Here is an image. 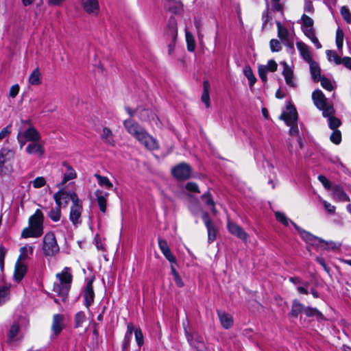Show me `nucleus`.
<instances>
[{
    "mask_svg": "<svg viewBox=\"0 0 351 351\" xmlns=\"http://www.w3.org/2000/svg\"><path fill=\"white\" fill-rule=\"evenodd\" d=\"M171 173L177 180H186L191 176V168L187 163L182 162L172 168Z\"/></svg>",
    "mask_w": 351,
    "mask_h": 351,
    "instance_id": "obj_11",
    "label": "nucleus"
},
{
    "mask_svg": "<svg viewBox=\"0 0 351 351\" xmlns=\"http://www.w3.org/2000/svg\"><path fill=\"white\" fill-rule=\"evenodd\" d=\"M341 14L346 22L351 23V12L347 7L343 6L341 8Z\"/></svg>",
    "mask_w": 351,
    "mask_h": 351,
    "instance_id": "obj_55",
    "label": "nucleus"
},
{
    "mask_svg": "<svg viewBox=\"0 0 351 351\" xmlns=\"http://www.w3.org/2000/svg\"><path fill=\"white\" fill-rule=\"evenodd\" d=\"M332 195L335 199L341 202H349L350 197L339 186H335L332 189Z\"/></svg>",
    "mask_w": 351,
    "mask_h": 351,
    "instance_id": "obj_32",
    "label": "nucleus"
},
{
    "mask_svg": "<svg viewBox=\"0 0 351 351\" xmlns=\"http://www.w3.org/2000/svg\"><path fill=\"white\" fill-rule=\"evenodd\" d=\"M272 9L274 11L282 13L283 5L280 3V1H272Z\"/></svg>",
    "mask_w": 351,
    "mask_h": 351,
    "instance_id": "obj_62",
    "label": "nucleus"
},
{
    "mask_svg": "<svg viewBox=\"0 0 351 351\" xmlns=\"http://www.w3.org/2000/svg\"><path fill=\"white\" fill-rule=\"evenodd\" d=\"M227 226L229 232L232 234L234 235L235 237H238L239 239L243 241L247 240L248 234L243 230V229L240 226L234 222L228 221Z\"/></svg>",
    "mask_w": 351,
    "mask_h": 351,
    "instance_id": "obj_19",
    "label": "nucleus"
},
{
    "mask_svg": "<svg viewBox=\"0 0 351 351\" xmlns=\"http://www.w3.org/2000/svg\"><path fill=\"white\" fill-rule=\"evenodd\" d=\"M210 84L208 81L204 82V91L202 95V101L204 103L206 108L210 107V96H209Z\"/></svg>",
    "mask_w": 351,
    "mask_h": 351,
    "instance_id": "obj_38",
    "label": "nucleus"
},
{
    "mask_svg": "<svg viewBox=\"0 0 351 351\" xmlns=\"http://www.w3.org/2000/svg\"><path fill=\"white\" fill-rule=\"evenodd\" d=\"M282 64L284 66L282 75L285 77L286 84L291 87H295V82L293 78V70L286 62H282Z\"/></svg>",
    "mask_w": 351,
    "mask_h": 351,
    "instance_id": "obj_27",
    "label": "nucleus"
},
{
    "mask_svg": "<svg viewBox=\"0 0 351 351\" xmlns=\"http://www.w3.org/2000/svg\"><path fill=\"white\" fill-rule=\"evenodd\" d=\"M158 246L165 257L171 263H176V259L174 256L171 254L170 248L166 241L159 239Z\"/></svg>",
    "mask_w": 351,
    "mask_h": 351,
    "instance_id": "obj_24",
    "label": "nucleus"
},
{
    "mask_svg": "<svg viewBox=\"0 0 351 351\" xmlns=\"http://www.w3.org/2000/svg\"><path fill=\"white\" fill-rule=\"evenodd\" d=\"M59 206L57 205L56 207L53 208L50 212L49 213V217L53 221H58L61 218V210Z\"/></svg>",
    "mask_w": 351,
    "mask_h": 351,
    "instance_id": "obj_43",
    "label": "nucleus"
},
{
    "mask_svg": "<svg viewBox=\"0 0 351 351\" xmlns=\"http://www.w3.org/2000/svg\"><path fill=\"white\" fill-rule=\"evenodd\" d=\"M86 321L85 313L82 311L78 312L75 317V327H81L82 324Z\"/></svg>",
    "mask_w": 351,
    "mask_h": 351,
    "instance_id": "obj_46",
    "label": "nucleus"
},
{
    "mask_svg": "<svg viewBox=\"0 0 351 351\" xmlns=\"http://www.w3.org/2000/svg\"><path fill=\"white\" fill-rule=\"evenodd\" d=\"M81 5L83 10L89 15L97 16L100 11L98 0H82Z\"/></svg>",
    "mask_w": 351,
    "mask_h": 351,
    "instance_id": "obj_15",
    "label": "nucleus"
},
{
    "mask_svg": "<svg viewBox=\"0 0 351 351\" xmlns=\"http://www.w3.org/2000/svg\"><path fill=\"white\" fill-rule=\"evenodd\" d=\"M19 89L20 88L18 84L12 86L9 91V97L14 98L18 95Z\"/></svg>",
    "mask_w": 351,
    "mask_h": 351,
    "instance_id": "obj_60",
    "label": "nucleus"
},
{
    "mask_svg": "<svg viewBox=\"0 0 351 351\" xmlns=\"http://www.w3.org/2000/svg\"><path fill=\"white\" fill-rule=\"evenodd\" d=\"M17 138L22 147L27 141H39L40 135L34 128H29L24 132L19 133Z\"/></svg>",
    "mask_w": 351,
    "mask_h": 351,
    "instance_id": "obj_10",
    "label": "nucleus"
},
{
    "mask_svg": "<svg viewBox=\"0 0 351 351\" xmlns=\"http://www.w3.org/2000/svg\"><path fill=\"white\" fill-rule=\"evenodd\" d=\"M62 165L65 170L63 171L62 180L57 185L58 188H63L68 181L73 180L77 178V173L73 167L66 162H63Z\"/></svg>",
    "mask_w": 351,
    "mask_h": 351,
    "instance_id": "obj_16",
    "label": "nucleus"
},
{
    "mask_svg": "<svg viewBox=\"0 0 351 351\" xmlns=\"http://www.w3.org/2000/svg\"><path fill=\"white\" fill-rule=\"evenodd\" d=\"M276 25L278 28V36L285 45L293 47V40L290 37L288 29L282 25L280 22L277 21Z\"/></svg>",
    "mask_w": 351,
    "mask_h": 351,
    "instance_id": "obj_18",
    "label": "nucleus"
},
{
    "mask_svg": "<svg viewBox=\"0 0 351 351\" xmlns=\"http://www.w3.org/2000/svg\"><path fill=\"white\" fill-rule=\"evenodd\" d=\"M325 117H328V125L330 129L332 130H337V128L341 125V121L339 119L333 116V113H331L330 115L324 116Z\"/></svg>",
    "mask_w": 351,
    "mask_h": 351,
    "instance_id": "obj_42",
    "label": "nucleus"
},
{
    "mask_svg": "<svg viewBox=\"0 0 351 351\" xmlns=\"http://www.w3.org/2000/svg\"><path fill=\"white\" fill-rule=\"evenodd\" d=\"M64 316L60 314H56L53 317L51 330L54 335H58L60 333L64 327Z\"/></svg>",
    "mask_w": 351,
    "mask_h": 351,
    "instance_id": "obj_25",
    "label": "nucleus"
},
{
    "mask_svg": "<svg viewBox=\"0 0 351 351\" xmlns=\"http://www.w3.org/2000/svg\"><path fill=\"white\" fill-rule=\"evenodd\" d=\"M290 127L289 129V135L291 136L290 138H289L287 141V146L288 149L290 152H291L293 150L294 148V137H296V142L298 145V147L300 149L303 148V143L302 138L299 135V130L298 127L297 123L291 124V125H287Z\"/></svg>",
    "mask_w": 351,
    "mask_h": 351,
    "instance_id": "obj_13",
    "label": "nucleus"
},
{
    "mask_svg": "<svg viewBox=\"0 0 351 351\" xmlns=\"http://www.w3.org/2000/svg\"><path fill=\"white\" fill-rule=\"evenodd\" d=\"M304 306L298 300H294L291 306V315L294 317H297L301 312L304 311Z\"/></svg>",
    "mask_w": 351,
    "mask_h": 351,
    "instance_id": "obj_39",
    "label": "nucleus"
},
{
    "mask_svg": "<svg viewBox=\"0 0 351 351\" xmlns=\"http://www.w3.org/2000/svg\"><path fill=\"white\" fill-rule=\"evenodd\" d=\"M266 66L268 68V71L271 72L276 71L278 66L276 62L273 60H269Z\"/></svg>",
    "mask_w": 351,
    "mask_h": 351,
    "instance_id": "obj_63",
    "label": "nucleus"
},
{
    "mask_svg": "<svg viewBox=\"0 0 351 351\" xmlns=\"http://www.w3.org/2000/svg\"><path fill=\"white\" fill-rule=\"evenodd\" d=\"M202 200L208 206L210 207L211 210L213 213H216L215 208V203L213 199H212L209 193H204L202 196Z\"/></svg>",
    "mask_w": 351,
    "mask_h": 351,
    "instance_id": "obj_44",
    "label": "nucleus"
},
{
    "mask_svg": "<svg viewBox=\"0 0 351 351\" xmlns=\"http://www.w3.org/2000/svg\"><path fill=\"white\" fill-rule=\"evenodd\" d=\"M281 118L287 125H291L297 123L298 112L296 109L291 106H287V110L281 115Z\"/></svg>",
    "mask_w": 351,
    "mask_h": 351,
    "instance_id": "obj_20",
    "label": "nucleus"
},
{
    "mask_svg": "<svg viewBox=\"0 0 351 351\" xmlns=\"http://www.w3.org/2000/svg\"><path fill=\"white\" fill-rule=\"evenodd\" d=\"M276 219L282 223L284 226H288L291 223L294 228L298 230L301 238L309 245L320 248L326 249L329 243L322 240V239L317 237L310 232L300 228L293 221L287 218L286 215L281 212L277 211L275 213Z\"/></svg>",
    "mask_w": 351,
    "mask_h": 351,
    "instance_id": "obj_2",
    "label": "nucleus"
},
{
    "mask_svg": "<svg viewBox=\"0 0 351 351\" xmlns=\"http://www.w3.org/2000/svg\"><path fill=\"white\" fill-rule=\"evenodd\" d=\"M95 177L97 178L99 186L105 187L107 189L112 188L113 184L107 177L102 176L97 173L95 174Z\"/></svg>",
    "mask_w": 351,
    "mask_h": 351,
    "instance_id": "obj_40",
    "label": "nucleus"
},
{
    "mask_svg": "<svg viewBox=\"0 0 351 351\" xmlns=\"http://www.w3.org/2000/svg\"><path fill=\"white\" fill-rule=\"evenodd\" d=\"M271 50L274 52H278L281 50L282 46L280 43L276 39H271L269 43Z\"/></svg>",
    "mask_w": 351,
    "mask_h": 351,
    "instance_id": "obj_56",
    "label": "nucleus"
},
{
    "mask_svg": "<svg viewBox=\"0 0 351 351\" xmlns=\"http://www.w3.org/2000/svg\"><path fill=\"white\" fill-rule=\"evenodd\" d=\"M60 189L53 195L56 203L59 207L66 206L70 200L72 202V204L80 200L75 192H67L62 188Z\"/></svg>",
    "mask_w": 351,
    "mask_h": 351,
    "instance_id": "obj_9",
    "label": "nucleus"
},
{
    "mask_svg": "<svg viewBox=\"0 0 351 351\" xmlns=\"http://www.w3.org/2000/svg\"><path fill=\"white\" fill-rule=\"evenodd\" d=\"M82 210V204L80 200H78L77 202L73 204L71 206L69 219L74 226H78L81 224L82 220L80 218Z\"/></svg>",
    "mask_w": 351,
    "mask_h": 351,
    "instance_id": "obj_14",
    "label": "nucleus"
},
{
    "mask_svg": "<svg viewBox=\"0 0 351 351\" xmlns=\"http://www.w3.org/2000/svg\"><path fill=\"white\" fill-rule=\"evenodd\" d=\"M328 60L330 62H333L337 65L342 64L346 69L351 70V58L345 56L341 58L335 51L327 50L326 51Z\"/></svg>",
    "mask_w": 351,
    "mask_h": 351,
    "instance_id": "obj_12",
    "label": "nucleus"
},
{
    "mask_svg": "<svg viewBox=\"0 0 351 351\" xmlns=\"http://www.w3.org/2000/svg\"><path fill=\"white\" fill-rule=\"evenodd\" d=\"M101 138L105 143L112 147L115 145V141L114 139L113 134L109 128H104L102 130Z\"/></svg>",
    "mask_w": 351,
    "mask_h": 351,
    "instance_id": "obj_35",
    "label": "nucleus"
},
{
    "mask_svg": "<svg viewBox=\"0 0 351 351\" xmlns=\"http://www.w3.org/2000/svg\"><path fill=\"white\" fill-rule=\"evenodd\" d=\"M56 278L58 281L54 283L53 290L64 300L68 295L73 279L71 268L64 267L60 273L56 274Z\"/></svg>",
    "mask_w": 351,
    "mask_h": 351,
    "instance_id": "obj_4",
    "label": "nucleus"
},
{
    "mask_svg": "<svg viewBox=\"0 0 351 351\" xmlns=\"http://www.w3.org/2000/svg\"><path fill=\"white\" fill-rule=\"evenodd\" d=\"M310 64V70L312 75V77L315 81H318V78L321 77L320 75V69L318 64L313 62V60L311 62H308Z\"/></svg>",
    "mask_w": 351,
    "mask_h": 351,
    "instance_id": "obj_41",
    "label": "nucleus"
},
{
    "mask_svg": "<svg viewBox=\"0 0 351 351\" xmlns=\"http://www.w3.org/2000/svg\"><path fill=\"white\" fill-rule=\"evenodd\" d=\"M312 98L317 108L322 110L323 116L334 113L332 106L328 104L327 99L320 90H315L312 94Z\"/></svg>",
    "mask_w": 351,
    "mask_h": 351,
    "instance_id": "obj_6",
    "label": "nucleus"
},
{
    "mask_svg": "<svg viewBox=\"0 0 351 351\" xmlns=\"http://www.w3.org/2000/svg\"><path fill=\"white\" fill-rule=\"evenodd\" d=\"M296 47L303 59L307 62H311L312 58L309 50V47L302 41L297 42Z\"/></svg>",
    "mask_w": 351,
    "mask_h": 351,
    "instance_id": "obj_29",
    "label": "nucleus"
},
{
    "mask_svg": "<svg viewBox=\"0 0 351 351\" xmlns=\"http://www.w3.org/2000/svg\"><path fill=\"white\" fill-rule=\"evenodd\" d=\"M19 326L17 323L12 325L8 333V342L16 341L19 339Z\"/></svg>",
    "mask_w": 351,
    "mask_h": 351,
    "instance_id": "obj_37",
    "label": "nucleus"
},
{
    "mask_svg": "<svg viewBox=\"0 0 351 351\" xmlns=\"http://www.w3.org/2000/svg\"><path fill=\"white\" fill-rule=\"evenodd\" d=\"M186 40L187 43V48L189 51H193L195 47V43L193 35L186 31Z\"/></svg>",
    "mask_w": 351,
    "mask_h": 351,
    "instance_id": "obj_45",
    "label": "nucleus"
},
{
    "mask_svg": "<svg viewBox=\"0 0 351 351\" xmlns=\"http://www.w3.org/2000/svg\"><path fill=\"white\" fill-rule=\"evenodd\" d=\"M343 43V32L341 29H338L336 32V45L339 49H341Z\"/></svg>",
    "mask_w": 351,
    "mask_h": 351,
    "instance_id": "obj_49",
    "label": "nucleus"
},
{
    "mask_svg": "<svg viewBox=\"0 0 351 351\" xmlns=\"http://www.w3.org/2000/svg\"><path fill=\"white\" fill-rule=\"evenodd\" d=\"M95 242H96L97 249L98 250L104 252L105 251L104 245L103 242L101 241V240L99 239V237L97 235L95 237Z\"/></svg>",
    "mask_w": 351,
    "mask_h": 351,
    "instance_id": "obj_64",
    "label": "nucleus"
},
{
    "mask_svg": "<svg viewBox=\"0 0 351 351\" xmlns=\"http://www.w3.org/2000/svg\"><path fill=\"white\" fill-rule=\"evenodd\" d=\"M28 82L32 86H38L42 83V74L38 67H36L29 76Z\"/></svg>",
    "mask_w": 351,
    "mask_h": 351,
    "instance_id": "obj_33",
    "label": "nucleus"
},
{
    "mask_svg": "<svg viewBox=\"0 0 351 351\" xmlns=\"http://www.w3.org/2000/svg\"><path fill=\"white\" fill-rule=\"evenodd\" d=\"M318 180L321 182V183L323 184V186L327 189H330L331 187V184L330 181L324 176L319 175L318 176Z\"/></svg>",
    "mask_w": 351,
    "mask_h": 351,
    "instance_id": "obj_61",
    "label": "nucleus"
},
{
    "mask_svg": "<svg viewBox=\"0 0 351 351\" xmlns=\"http://www.w3.org/2000/svg\"><path fill=\"white\" fill-rule=\"evenodd\" d=\"M304 312L308 317L317 316L322 317V314L317 309L311 307H304Z\"/></svg>",
    "mask_w": 351,
    "mask_h": 351,
    "instance_id": "obj_51",
    "label": "nucleus"
},
{
    "mask_svg": "<svg viewBox=\"0 0 351 351\" xmlns=\"http://www.w3.org/2000/svg\"><path fill=\"white\" fill-rule=\"evenodd\" d=\"M300 23L302 31L304 35L311 40L317 49H320L322 45L315 36V29L313 27V20L304 14L300 19Z\"/></svg>",
    "mask_w": 351,
    "mask_h": 351,
    "instance_id": "obj_5",
    "label": "nucleus"
},
{
    "mask_svg": "<svg viewBox=\"0 0 351 351\" xmlns=\"http://www.w3.org/2000/svg\"><path fill=\"white\" fill-rule=\"evenodd\" d=\"M35 189H40L46 184V180L43 176L36 178L31 182Z\"/></svg>",
    "mask_w": 351,
    "mask_h": 351,
    "instance_id": "obj_47",
    "label": "nucleus"
},
{
    "mask_svg": "<svg viewBox=\"0 0 351 351\" xmlns=\"http://www.w3.org/2000/svg\"><path fill=\"white\" fill-rule=\"evenodd\" d=\"M14 152L8 149L1 150V174H10L13 171Z\"/></svg>",
    "mask_w": 351,
    "mask_h": 351,
    "instance_id": "obj_8",
    "label": "nucleus"
},
{
    "mask_svg": "<svg viewBox=\"0 0 351 351\" xmlns=\"http://www.w3.org/2000/svg\"><path fill=\"white\" fill-rule=\"evenodd\" d=\"M27 273V265L21 261H16L14 272V279L16 282H19L24 278Z\"/></svg>",
    "mask_w": 351,
    "mask_h": 351,
    "instance_id": "obj_23",
    "label": "nucleus"
},
{
    "mask_svg": "<svg viewBox=\"0 0 351 351\" xmlns=\"http://www.w3.org/2000/svg\"><path fill=\"white\" fill-rule=\"evenodd\" d=\"M93 280H90L84 291V299L85 306L88 308L94 301L95 293L93 287Z\"/></svg>",
    "mask_w": 351,
    "mask_h": 351,
    "instance_id": "obj_22",
    "label": "nucleus"
},
{
    "mask_svg": "<svg viewBox=\"0 0 351 351\" xmlns=\"http://www.w3.org/2000/svg\"><path fill=\"white\" fill-rule=\"evenodd\" d=\"M134 335H135L136 341L138 347L142 346L144 343V339H143V332H142V330H141V328H138L134 330Z\"/></svg>",
    "mask_w": 351,
    "mask_h": 351,
    "instance_id": "obj_53",
    "label": "nucleus"
},
{
    "mask_svg": "<svg viewBox=\"0 0 351 351\" xmlns=\"http://www.w3.org/2000/svg\"><path fill=\"white\" fill-rule=\"evenodd\" d=\"M318 81H320L321 85L324 89L329 90V91H330L333 89L332 83L328 79H327L324 77H320L318 78Z\"/></svg>",
    "mask_w": 351,
    "mask_h": 351,
    "instance_id": "obj_50",
    "label": "nucleus"
},
{
    "mask_svg": "<svg viewBox=\"0 0 351 351\" xmlns=\"http://www.w3.org/2000/svg\"><path fill=\"white\" fill-rule=\"evenodd\" d=\"M43 213L37 209L29 217L28 227L22 230L21 237L24 239L40 237L43 234Z\"/></svg>",
    "mask_w": 351,
    "mask_h": 351,
    "instance_id": "obj_3",
    "label": "nucleus"
},
{
    "mask_svg": "<svg viewBox=\"0 0 351 351\" xmlns=\"http://www.w3.org/2000/svg\"><path fill=\"white\" fill-rule=\"evenodd\" d=\"M25 151L29 154H38L42 156L45 149L43 146L38 141L31 142L26 147Z\"/></svg>",
    "mask_w": 351,
    "mask_h": 351,
    "instance_id": "obj_30",
    "label": "nucleus"
},
{
    "mask_svg": "<svg viewBox=\"0 0 351 351\" xmlns=\"http://www.w3.org/2000/svg\"><path fill=\"white\" fill-rule=\"evenodd\" d=\"M95 194L101 212L105 213L106 211V199L108 197L109 193L97 189Z\"/></svg>",
    "mask_w": 351,
    "mask_h": 351,
    "instance_id": "obj_26",
    "label": "nucleus"
},
{
    "mask_svg": "<svg viewBox=\"0 0 351 351\" xmlns=\"http://www.w3.org/2000/svg\"><path fill=\"white\" fill-rule=\"evenodd\" d=\"M185 334L187 339L188 342L195 348L198 351H202L204 349L205 346L203 341L199 338L197 337L196 339H194V337L192 335H191L186 329Z\"/></svg>",
    "mask_w": 351,
    "mask_h": 351,
    "instance_id": "obj_31",
    "label": "nucleus"
},
{
    "mask_svg": "<svg viewBox=\"0 0 351 351\" xmlns=\"http://www.w3.org/2000/svg\"><path fill=\"white\" fill-rule=\"evenodd\" d=\"M325 209L330 213L333 214L335 212V206L326 200L321 199Z\"/></svg>",
    "mask_w": 351,
    "mask_h": 351,
    "instance_id": "obj_58",
    "label": "nucleus"
},
{
    "mask_svg": "<svg viewBox=\"0 0 351 351\" xmlns=\"http://www.w3.org/2000/svg\"><path fill=\"white\" fill-rule=\"evenodd\" d=\"M11 287V285L10 283H7L4 282V280L1 278V303L3 302H6L10 299V293L9 290Z\"/></svg>",
    "mask_w": 351,
    "mask_h": 351,
    "instance_id": "obj_36",
    "label": "nucleus"
},
{
    "mask_svg": "<svg viewBox=\"0 0 351 351\" xmlns=\"http://www.w3.org/2000/svg\"><path fill=\"white\" fill-rule=\"evenodd\" d=\"M163 5L166 10L173 14L179 13L182 8V3L176 0H165Z\"/></svg>",
    "mask_w": 351,
    "mask_h": 351,
    "instance_id": "obj_28",
    "label": "nucleus"
},
{
    "mask_svg": "<svg viewBox=\"0 0 351 351\" xmlns=\"http://www.w3.org/2000/svg\"><path fill=\"white\" fill-rule=\"evenodd\" d=\"M185 187L188 191L193 192V193H200L197 184L195 182H188L186 184Z\"/></svg>",
    "mask_w": 351,
    "mask_h": 351,
    "instance_id": "obj_57",
    "label": "nucleus"
},
{
    "mask_svg": "<svg viewBox=\"0 0 351 351\" xmlns=\"http://www.w3.org/2000/svg\"><path fill=\"white\" fill-rule=\"evenodd\" d=\"M217 314L220 324L223 328L229 329L233 326L234 319L230 314L219 310L217 311Z\"/></svg>",
    "mask_w": 351,
    "mask_h": 351,
    "instance_id": "obj_21",
    "label": "nucleus"
},
{
    "mask_svg": "<svg viewBox=\"0 0 351 351\" xmlns=\"http://www.w3.org/2000/svg\"><path fill=\"white\" fill-rule=\"evenodd\" d=\"M330 141L336 144V145H338L341 143V132L339 130H333V132H332L331 135H330Z\"/></svg>",
    "mask_w": 351,
    "mask_h": 351,
    "instance_id": "obj_52",
    "label": "nucleus"
},
{
    "mask_svg": "<svg viewBox=\"0 0 351 351\" xmlns=\"http://www.w3.org/2000/svg\"><path fill=\"white\" fill-rule=\"evenodd\" d=\"M34 249V247L30 245H25V246L21 247L20 255L17 261H21L24 263L25 261L27 260L30 256H32Z\"/></svg>",
    "mask_w": 351,
    "mask_h": 351,
    "instance_id": "obj_34",
    "label": "nucleus"
},
{
    "mask_svg": "<svg viewBox=\"0 0 351 351\" xmlns=\"http://www.w3.org/2000/svg\"><path fill=\"white\" fill-rule=\"evenodd\" d=\"M123 126L126 131L146 149L149 150L158 149L159 145L157 140L148 134L138 123L132 119H126L123 121Z\"/></svg>",
    "mask_w": 351,
    "mask_h": 351,
    "instance_id": "obj_1",
    "label": "nucleus"
},
{
    "mask_svg": "<svg viewBox=\"0 0 351 351\" xmlns=\"http://www.w3.org/2000/svg\"><path fill=\"white\" fill-rule=\"evenodd\" d=\"M263 19V28H265L267 25V23L271 19V16L269 15V12L268 10H266L263 12L262 14Z\"/></svg>",
    "mask_w": 351,
    "mask_h": 351,
    "instance_id": "obj_59",
    "label": "nucleus"
},
{
    "mask_svg": "<svg viewBox=\"0 0 351 351\" xmlns=\"http://www.w3.org/2000/svg\"><path fill=\"white\" fill-rule=\"evenodd\" d=\"M43 250L45 256H52L59 252L55 234L53 232L47 233L43 238Z\"/></svg>",
    "mask_w": 351,
    "mask_h": 351,
    "instance_id": "obj_7",
    "label": "nucleus"
},
{
    "mask_svg": "<svg viewBox=\"0 0 351 351\" xmlns=\"http://www.w3.org/2000/svg\"><path fill=\"white\" fill-rule=\"evenodd\" d=\"M268 68L265 65H260L258 66V75L260 78L263 80V82H265L267 81V73L268 72Z\"/></svg>",
    "mask_w": 351,
    "mask_h": 351,
    "instance_id": "obj_54",
    "label": "nucleus"
},
{
    "mask_svg": "<svg viewBox=\"0 0 351 351\" xmlns=\"http://www.w3.org/2000/svg\"><path fill=\"white\" fill-rule=\"evenodd\" d=\"M244 73L249 80L250 86H252L256 82V77H254L252 71L250 67H245L244 69Z\"/></svg>",
    "mask_w": 351,
    "mask_h": 351,
    "instance_id": "obj_48",
    "label": "nucleus"
},
{
    "mask_svg": "<svg viewBox=\"0 0 351 351\" xmlns=\"http://www.w3.org/2000/svg\"><path fill=\"white\" fill-rule=\"evenodd\" d=\"M202 219L207 228L208 242H213L216 239L217 230L215 226L212 223L208 213H205L203 214Z\"/></svg>",
    "mask_w": 351,
    "mask_h": 351,
    "instance_id": "obj_17",
    "label": "nucleus"
}]
</instances>
